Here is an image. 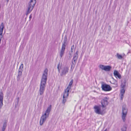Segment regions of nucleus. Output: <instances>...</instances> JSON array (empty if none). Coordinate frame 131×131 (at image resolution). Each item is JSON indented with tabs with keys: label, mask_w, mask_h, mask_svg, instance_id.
Wrapping results in <instances>:
<instances>
[{
	"label": "nucleus",
	"mask_w": 131,
	"mask_h": 131,
	"mask_svg": "<svg viewBox=\"0 0 131 131\" xmlns=\"http://www.w3.org/2000/svg\"><path fill=\"white\" fill-rule=\"evenodd\" d=\"M48 70L46 69L44 70L41 80L39 93L40 95H43L45 90L47 79Z\"/></svg>",
	"instance_id": "nucleus-1"
},
{
	"label": "nucleus",
	"mask_w": 131,
	"mask_h": 131,
	"mask_svg": "<svg viewBox=\"0 0 131 131\" xmlns=\"http://www.w3.org/2000/svg\"><path fill=\"white\" fill-rule=\"evenodd\" d=\"M51 105H50L47 107L45 112V113L44 114H42L40 121V125L42 126L46 121L51 111Z\"/></svg>",
	"instance_id": "nucleus-2"
},
{
	"label": "nucleus",
	"mask_w": 131,
	"mask_h": 131,
	"mask_svg": "<svg viewBox=\"0 0 131 131\" xmlns=\"http://www.w3.org/2000/svg\"><path fill=\"white\" fill-rule=\"evenodd\" d=\"M36 3V0H30L29 1L27 7L26 15H27L33 10Z\"/></svg>",
	"instance_id": "nucleus-3"
},
{
	"label": "nucleus",
	"mask_w": 131,
	"mask_h": 131,
	"mask_svg": "<svg viewBox=\"0 0 131 131\" xmlns=\"http://www.w3.org/2000/svg\"><path fill=\"white\" fill-rule=\"evenodd\" d=\"M95 112L99 114L103 115L105 113V108L101 106H95L94 107Z\"/></svg>",
	"instance_id": "nucleus-4"
},
{
	"label": "nucleus",
	"mask_w": 131,
	"mask_h": 131,
	"mask_svg": "<svg viewBox=\"0 0 131 131\" xmlns=\"http://www.w3.org/2000/svg\"><path fill=\"white\" fill-rule=\"evenodd\" d=\"M67 39L66 37H64L62 43L61 49L60 53V56L61 58L62 57L64 53L65 49L67 45Z\"/></svg>",
	"instance_id": "nucleus-5"
},
{
	"label": "nucleus",
	"mask_w": 131,
	"mask_h": 131,
	"mask_svg": "<svg viewBox=\"0 0 131 131\" xmlns=\"http://www.w3.org/2000/svg\"><path fill=\"white\" fill-rule=\"evenodd\" d=\"M128 113V110L125 106H123L122 107V118L123 122L126 121V118Z\"/></svg>",
	"instance_id": "nucleus-6"
},
{
	"label": "nucleus",
	"mask_w": 131,
	"mask_h": 131,
	"mask_svg": "<svg viewBox=\"0 0 131 131\" xmlns=\"http://www.w3.org/2000/svg\"><path fill=\"white\" fill-rule=\"evenodd\" d=\"M69 68L67 67H64L61 68L60 75L61 76L65 75L68 72Z\"/></svg>",
	"instance_id": "nucleus-7"
},
{
	"label": "nucleus",
	"mask_w": 131,
	"mask_h": 131,
	"mask_svg": "<svg viewBox=\"0 0 131 131\" xmlns=\"http://www.w3.org/2000/svg\"><path fill=\"white\" fill-rule=\"evenodd\" d=\"M99 68L102 70H104L105 71H108L110 70L111 67L110 66H105L102 65H100L99 66Z\"/></svg>",
	"instance_id": "nucleus-8"
},
{
	"label": "nucleus",
	"mask_w": 131,
	"mask_h": 131,
	"mask_svg": "<svg viewBox=\"0 0 131 131\" xmlns=\"http://www.w3.org/2000/svg\"><path fill=\"white\" fill-rule=\"evenodd\" d=\"M101 88L103 90L106 91H110L112 89L110 85L106 84H102Z\"/></svg>",
	"instance_id": "nucleus-9"
},
{
	"label": "nucleus",
	"mask_w": 131,
	"mask_h": 131,
	"mask_svg": "<svg viewBox=\"0 0 131 131\" xmlns=\"http://www.w3.org/2000/svg\"><path fill=\"white\" fill-rule=\"evenodd\" d=\"M108 98L107 97L104 98L101 102V104L103 107H105L108 104Z\"/></svg>",
	"instance_id": "nucleus-10"
},
{
	"label": "nucleus",
	"mask_w": 131,
	"mask_h": 131,
	"mask_svg": "<svg viewBox=\"0 0 131 131\" xmlns=\"http://www.w3.org/2000/svg\"><path fill=\"white\" fill-rule=\"evenodd\" d=\"M3 94L2 90H0V109L1 108L3 105Z\"/></svg>",
	"instance_id": "nucleus-11"
},
{
	"label": "nucleus",
	"mask_w": 131,
	"mask_h": 131,
	"mask_svg": "<svg viewBox=\"0 0 131 131\" xmlns=\"http://www.w3.org/2000/svg\"><path fill=\"white\" fill-rule=\"evenodd\" d=\"M70 90V89H69L67 88L65 90L64 93L63 94V98H64V97L68 98L69 95V92Z\"/></svg>",
	"instance_id": "nucleus-12"
},
{
	"label": "nucleus",
	"mask_w": 131,
	"mask_h": 131,
	"mask_svg": "<svg viewBox=\"0 0 131 131\" xmlns=\"http://www.w3.org/2000/svg\"><path fill=\"white\" fill-rule=\"evenodd\" d=\"M114 75L116 78L118 77L119 79H121V75L117 71L115 70L114 71Z\"/></svg>",
	"instance_id": "nucleus-13"
},
{
	"label": "nucleus",
	"mask_w": 131,
	"mask_h": 131,
	"mask_svg": "<svg viewBox=\"0 0 131 131\" xmlns=\"http://www.w3.org/2000/svg\"><path fill=\"white\" fill-rule=\"evenodd\" d=\"M125 92V90L124 89H121L120 91L121 93V99L122 101L124 97V95Z\"/></svg>",
	"instance_id": "nucleus-14"
},
{
	"label": "nucleus",
	"mask_w": 131,
	"mask_h": 131,
	"mask_svg": "<svg viewBox=\"0 0 131 131\" xmlns=\"http://www.w3.org/2000/svg\"><path fill=\"white\" fill-rule=\"evenodd\" d=\"M77 56V55H74L73 58V61L72 62V64L74 65H75V61H77L78 58Z\"/></svg>",
	"instance_id": "nucleus-15"
},
{
	"label": "nucleus",
	"mask_w": 131,
	"mask_h": 131,
	"mask_svg": "<svg viewBox=\"0 0 131 131\" xmlns=\"http://www.w3.org/2000/svg\"><path fill=\"white\" fill-rule=\"evenodd\" d=\"M23 71V70H19L18 73V75L17 77V80H19L20 79V77L21 76L22 74V72Z\"/></svg>",
	"instance_id": "nucleus-16"
},
{
	"label": "nucleus",
	"mask_w": 131,
	"mask_h": 131,
	"mask_svg": "<svg viewBox=\"0 0 131 131\" xmlns=\"http://www.w3.org/2000/svg\"><path fill=\"white\" fill-rule=\"evenodd\" d=\"M4 27V23H2L0 26V33H3V31Z\"/></svg>",
	"instance_id": "nucleus-17"
},
{
	"label": "nucleus",
	"mask_w": 131,
	"mask_h": 131,
	"mask_svg": "<svg viewBox=\"0 0 131 131\" xmlns=\"http://www.w3.org/2000/svg\"><path fill=\"white\" fill-rule=\"evenodd\" d=\"M73 80H71L69 83V84L68 86L67 87V89H69L70 90L71 89V86L72 84L73 83Z\"/></svg>",
	"instance_id": "nucleus-18"
},
{
	"label": "nucleus",
	"mask_w": 131,
	"mask_h": 131,
	"mask_svg": "<svg viewBox=\"0 0 131 131\" xmlns=\"http://www.w3.org/2000/svg\"><path fill=\"white\" fill-rule=\"evenodd\" d=\"M127 128L126 126V125H124L121 129V131H126Z\"/></svg>",
	"instance_id": "nucleus-19"
},
{
	"label": "nucleus",
	"mask_w": 131,
	"mask_h": 131,
	"mask_svg": "<svg viewBox=\"0 0 131 131\" xmlns=\"http://www.w3.org/2000/svg\"><path fill=\"white\" fill-rule=\"evenodd\" d=\"M116 56L117 58L119 59H121L123 58V57L122 55L119 54L118 53H117L116 54Z\"/></svg>",
	"instance_id": "nucleus-20"
},
{
	"label": "nucleus",
	"mask_w": 131,
	"mask_h": 131,
	"mask_svg": "<svg viewBox=\"0 0 131 131\" xmlns=\"http://www.w3.org/2000/svg\"><path fill=\"white\" fill-rule=\"evenodd\" d=\"M6 126V123L5 122L4 124L3 127L2 128V131H4Z\"/></svg>",
	"instance_id": "nucleus-21"
},
{
	"label": "nucleus",
	"mask_w": 131,
	"mask_h": 131,
	"mask_svg": "<svg viewBox=\"0 0 131 131\" xmlns=\"http://www.w3.org/2000/svg\"><path fill=\"white\" fill-rule=\"evenodd\" d=\"M67 99V98L64 97V98H63L62 103L64 105L65 104V103L66 102Z\"/></svg>",
	"instance_id": "nucleus-22"
},
{
	"label": "nucleus",
	"mask_w": 131,
	"mask_h": 131,
	"mask_svg": "<svg viewBox=\"0 0 131 131\" xmlns=\"http://www.w3.org/2000/svg\"><path fill=\"white\" fill-rule=\"evenodd\" d=\"M23 67H24L23 64V63H22L21 64V65L19 69V70H21V69L23 70Z\"/></svg>",
	"instance_id": "nucleus-23"
},
{
	"label": "nucleus",
	"mask_w": 131,
	"mask_h": 131,
	"mask_svg": "<svg viewBox=\"0 0 131 131\" xmlns=\"http://www.w3.org/2000/svg\"><path fill=\"white\" fill-rule=\"evenodd\" d=\"M59 65H60V64L59 63V64H58V66H57V68H58V70L59 72H60Z\"/></svg>",
	"instance_id": "nucleus-24"
},
{
	"label": "nucleus",
	"mask_w": 131,
	"mask_h": 131,
	"mask_svg": "<svg viewBox=\"0 0 131 131\" xmlns=\"http://www.w3.org/2000/svg\"><path fill=\"white\" fill-rule=\"evenodd\" d=\"M2 34L3 33H0V39H1L3 37Z\"/></svg>",
	"instance_id": "nucleus-25"
},
{
	"label": "nucleus",
	"mask_w": 131,
	"mask_h": 131,
	"mask_svg": "<svg viewBox=\"0 0 131 131\" xmlns=\"http://www.w3.org/2000/svg\"><path fill=\"white\" fill-rule=\"evenodd\" d=\"M122 87L123 88V89H124V88L125 86V85H121Z\"/></svg>",
	"instance_id": "nucleus-26"
},
{
	"label": "nucleus",
	"mask_w": 131,
	"mask_h": 131,
	"mask_svg": "<svg viewBox=\"0 0 131 131\" xmlns=\"http://www.w3.org/2000/svg\"><path fill=\"white\" fill-rule=\"evenodd\" d=\"M32 14H31L30 15L29 17V19H30H30L32 18Z\"/></svg>",
	"instance_id": "nucleus-27"
},
{
	"label": "nucleus",
	"mask_w": 131,
	"mask_h": 131,
	"mask_svg": "<svg viewBox=\"0 0 131 131\" xmlns=\"http://www.w3.org/2000/svg\"><path fill=\"white\" fill-rule=\"evenodd\" d=\"M78 51H77L76 52L75 54H74V55H77V56H78Z\"/></svg>",
	"instance_id": "nucleus-28"
},
{
	"label": "nucleus",
	"mask_w": 131,
	"mask_h": 131,
	"mask_svg": "<svg viewBox=\"0 0 131 131\" xmlns=\"http://www.w3.org/2000/svg\"><path fill=\"white\" fill-rule=\"evenodd\" d=\"M72 65L71 66V71H73V69L74 68V67L73 68V69H72Z\"/></svg>",
	"instance_id": "nucleus-29"
},
{
	"label": "nucleus",
	"mask_w": 131,
	"mask_h": 131,
	"mask_svg": "<svg viewBox=\"0 0 131 131\" xmlns=\"http://www.w3.org/2000/svg\"><path fill=\"white\" fill-rule=\"evenodd\" d=\"M74 45H73L71 47V50H72V48H73H73H74Z\"/></svg>",
	"instance_id": "nucleus-30"
},
{
	"label": "nucleus",
	"mask_w": 131,
	"mask_h": 131,
	"mask_svg": "<svg viewBox=\"0 0 131 131\" xmlns=\"http://www.w3.org/2000/svg\"><path fill=\"white\" fill-rule=\"evenodd\" d=\"M6 1H7V2H8L9 1V0H5Z\"/></svg>",
	"instance_id": "nucleus-31"
},
{
	"label": "nucleus",
	"mask_w": 131,
	"mask_h": 131,
	"mask_svg": "<svg viewBox=\"0 0 131 131\" xmlns=\"http://www.w3.org/2000/svg\"><path fill=\"white\" fill-rule=\"evenodd\" d=\"M1 39H0V44L1 43Z\"/></svg>",
	"instance_id": "nucleus-32"
},
{
	"label": "nucleus",
	"mask_w": 131,
	"mask_h": 131,
	"mask_svg": "<svg viewBox=\"0 0 131 131\" xmlns=\"http://www.w3.org/2000/svg\"><path fill=\"white\" fill-rule=\"evenodd\" d=\"M18 101H19L18 99V101H17V104H18Z\"/></svg>",
	"instance_id": "nucleus-33"
}]
</instances>
